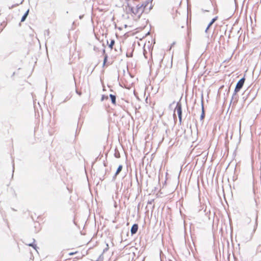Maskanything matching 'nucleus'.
Listing matches in <instances>:
<instances>
[{
    "label": "nucleus",
    "mask_w": 261,
    "mask_h": 261,
    "mask_svg": "<svg viewBox=\"0 0 261 261\" xmlns=\"http://www.w3.org/2000/svg\"><path fill=\"white\" fill-rule=\"evenodd\" d=\"M75 253H74V252H71V253H69V255H72L74 254Z\"/></svg>",
    "instance_id": "obj_12"
},
{
    "label": "nucleus",
    "mask_w": 261,
    "mask_h": 261,
    "mask_svg": "<svg viewBox=\"0 0 261 261\" xmlns=\"http://www.w3.org/2000/svg\"><path fill=\"white\" fill-rule=\"evenodd\" d=\"M217 17H215V18H213V19L211 20V22H210V23L208 24V25L207 27L206 28V30H205V32H207V30L209 29V28L210 27V26H211V25H212V24H213V23H214V22L217 20Z\"/></svg>",
    "instance_id": "obj_5"
},
{
    "label": "nucleus",
    "mask_w": 261,
    "mask_h": 261,
    "mask_svg": "<svg viewBox=\"0 0 261 261\" xmlns=\"http://www.w3.org/2000/svg\"><path fill=\"white\" fill-rule=\"evenodd\" d=\"M28 245L30 246H32V247H33L35 248L33 244H30Z\"/></svg>",
    "instance_id": "obj_13"
},
{
    "label": "nucleus",
    "mask_w": 261,
    "mask_h": 261,
    "mask_svg": "<svg viewBox=\"0 0 261 261\" xmlns=\"http://www.w3.org/2000/svg\"><path fill=\"white\" fill-rule=\"evenodd\" d=\"M106 60H107V58L106 57V58H105V60H104V63H103V64H105V63H106Z\"/></svg>",
    "instance_id": "obj_14"
},
{
    "label": "nucleus",
    "mask_w": 261,
    "mask_h": 261,
    "mask_svg": "<svg viewBox=\"0 0 261 261\" xmlns=\"http://www.w3.org/2000/svg\"><path fill=\"white\" fill-rule=\"evenodd\" d=\"M131 11L132 13L135 14H137L139 13L141 14L143 11V9L142 8V6H140L139 5H137L136 7H133L131 8Z\"/></svg>",
    "instance_id": "obj_1"
},
{
    "label": "nucleus",
    "mask_w": 261,
    "mask_h": 261,
    "mask_svg": "<svg viewBox=\"0 0 261 261\" xmlns=\"http://www.w3.org/2000/svg\"><path fill=\"white\" fill-rule=\"evenodd\" d=\"M138 226L137 224H134L131 228V233L132 234L136 233L138 230Z\"/></svg>",
    "instance_id": "obj_4"
},
{
    "label": "nucleus",
    "mask_w": 261,
    "mask_h": 261,
    "mask_svg": "<svg viewBox=\"0 0 261 261\" xmlns=\"http://www.w3.org/2000/svg\"><path fill=\"white\" fill-rule=\"evenodd\" d=\"M202 114H201V116H200V118H201V120L203 119L204 117V110H203V107H202Z\"/></svg>",
    "instance_id": "obj_10"
},
{
    "label": "nucleus",
    "mask_w": 261,
    "mask_h": 261,
    "mask_svg": "<svg viewBox=\"0 0 261 261\" xmlns=\"http://www.w3.org/2000/svg\"><path fill=\"white\" fill-rule=\"evenodd\" d=\"M174 112H176L178 115V117L179 118V121L181 120V105L179 102H177L176 103V107L175 108Z\"/></svg>",
    "instance_id": "obj_2"
},
{
    "label": "nucleus",
    "mask_w": 261,
    "mask_h": 261,
    "mask_svg": "<svg viewBox=\"0 0 261 261\" xmlns=\"http://www.w3.org/2000/svg\"><path fill=\"white\" fill-rule=\"evenodd\" d=\"M110 97L111 99V100H112V102L113 103H115L116 102V97L115 95H112V94H110Z\"/></svg>",
    "instance_id": "obj_8"
},
{
    "label": "nucleus",
    "mask_w": 261,
    "mask_h": 261,
    "mask_svg": "<svg viewBox=\"0 0 261 261\" xmlns=\"http://www.w3.org/2000/svg\"><path fill=\"white\" fill-rule=\"evenodd\" d=\"M29 12V10H28L26 11V12L25 13V14L23 15L22 17L21 18V22H23L25 20L26 18L27 17V16L28 15Z\"/></svg>",
    "instance_id": "obj_6"
},
{
    "label": "nucleus",
    "mask_w": 261,
    "mask_h": 261,
    "mask_svg": "<svg viewBox=\"0 0 261 261\" xmlns=\"http://www.w3.org/2000/svg\"><path fill=\"white\" fill-rule=\"evenodd\" d=\"M122 165H119L118 168H117V170L115 173V176H117L122 170Z\"/></svg>",
    "instance_id": "obj_7"
},
{
    "label": "nucleus",
    "mask_w": 261,
    "mask_h": 261,
    "mask_svg": "<svg viewBox=\"0 0 261 261\" xmlns=\"http://www.w3.org/2000/svg\"><path fill=\"white\" fill-rule=\"evenodd\" d=\"M244 82L245 79L244 78H242L241 80H240L237 83L234 90V92L236 93L239 92L240 90L242 88L244 84Z\"/></svg>",
    "instance_id": "obj_3"
},
{
    "label": "nucleus",
    "mask_w": 261,
    "mask_h": 261,
    "mask_svg": "<svg viewBox=\"0 0 261 261\" xmlns=\"http://www.w3.org/2000/svg\"><path fill=\"white\" fill-rule=\"evenodd\" d=\"M114 43H115L114 40H112L111 41V43L109 45V47H110V48L112 49L113 48V46L114 44Z\"/></svg>",
    "instance_id": "obj_9"
},
{
    "label": "nucleus",
    "mask_w": 261,
    "mask_h": 261,
    "mask_svg": "<svg viewBox=\"0 0 261 261\" xmlns=\"http://www.w3.org/2000/svg\"><path fill=\"white\" fill-rule=\"evenodd\" d=\"M238 127H239V132H241V121H240L239 123Z\"/></svg>",
    "instance_id": "obj_11"
}]
</instances>
